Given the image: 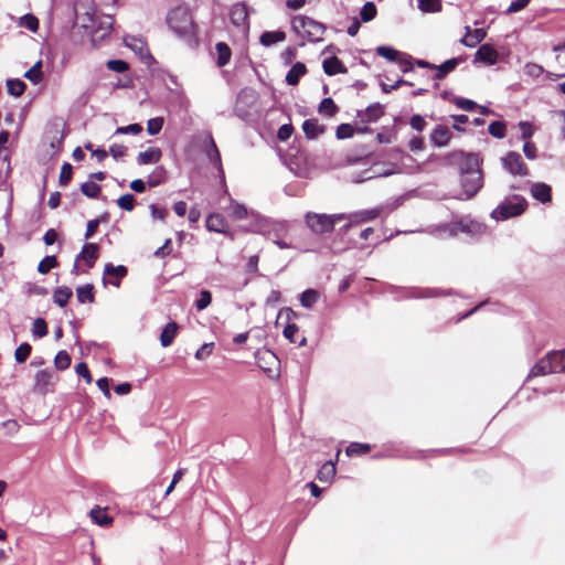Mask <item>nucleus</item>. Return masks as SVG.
I'll return each mask as SVG.
<instances>
[{
  "instance_id": "1",
  "label": "nucleus",
  "mask_w": 565,
  "mask_h": 565,
  "mask_svg": "<svg viewBox=\"0 0 565 565\" xmlns=\"http://www.w3.org/2000/svg\"><path fill=\"white\" fill-rule=\"evenodd\" d=\"M255 223L249 228L250 232L263 235L268 239L286 238L289 232V224L286 221L273 220L255 214Z\"/></svg>"
},
{
  "instance_id": "2",
  "label": "nucleus",
  "mask_w": 565,
  "mask_h": 565,
  "mask_svg": "<svg viewBox=\"0 0 565 565\" xmlns=\"http://www.w3.org/2000/svg\"><path fill=\"white\" fill-rule=\"evenodd\" d=\"M527 206L526 200L521 195H511L505 198L490 214V216L499 222L511 217L520 216Z\"/></svg>"
},
{
  "instance_id": "3",
  "label": "nucleus",
  "mask_w": 565,
  "mask_h": 565,
  "mask_svg": "<svg viewBox=\"0 0 565 565\" xmlns=\"http://www.w3.org/2000/svg\"><path fill=\"white\" fill-rule=\"evenodd\" d=\"M347 217V214H319L308 212L305 215L306 224L316 234H324L333 231L337 222L342 221Z\"/></svg>"
},
{
  "instance_id": "4",
  "label": "nucleus",
  "mask_w": 565,
  "mask_h": 565,
  "mask_svg": "<svg viewBox=\"0 0 565 565\" xmlns=\"http://www.w3.org/2000/svg\"><path fill=\"white\" fill-rule=\"evenodd\" d=\"M294 30L310 42H319L324 33V25L309 17L298 15L292 20Z\"/></svg>"
},
{
  "instance_id": "5",
  "label": "nucleus",
  "mask_w": 565,
  "mask_h": 565,
  "mask_svg": "<svg viewBox=\"0 0 565 565\" xmlns=\"http://www.w3.org/2000/svg\"><path fill=\"white\" fill-rule=\"evenodd\" d=\"M447 162L451 166H457L460 175L472 173L473 171H480L481 159L477 153H466L462 150H454L445 157Z\"/></svg>"
},
{
  "instance_id": "6",
  "label": "nucleus",
  "mask_w": 565,
  "mask_h": 565,
  "mask_svg": "<svg viewBox=\"0 0 565 565\" xmlns=\"http://www.w3.org/2000/svg\"><path fill=\"white\" fill-rule=\"evenodd\" d=\"M169 28L180 36L193 31V21L190 12L183 8L171 10L167 17Z\"/></svg>"
},
{
  "instance_id": "7",
  "label": "nucleus",
  "mask_w": 565,
  "mask_h": 565,
  "mask_svg": "<svg viewBox=\"0 0 565 565\" xmlns=\"http://www.w3.org/2000/svg\"><path fill=\"white\" fill-rule=\"evenodd\" d=\"M77 18L82 21L83 28L90 30V31H97L103 30L105 35L108 33L114 23V19L110 15H103L98 17L96 14V11L92 8L90 10H87L83 15L78 11H76Z\"/></svg>"
},
{
  "instance_id": "8",
  "label": "nucleus",
  "mask_w": 565,
  "mask_h": 565,
  "mask_svg": "<svg viewBox=\"0 0 565 565\" xmlns=\"http://www.w3.org/2000/svg\"><path fill=\"white\" fill-rule=\"evenodd\" d=\"M460 184L462 194L455 198L458 200L472 199L483 186L482 171H473L472 173L461 175Z\"/></svg>"
},
{
  "instance_id": "9",
  "label": "nucleus",
  "mask_w": 565,
  "mask_h": 565,
  "mask_svg": "<svg viewBox=\"0 0 565 565\" xmlns=\"http://www.w3.org/2000/svg\"><path fill=\"white\" fill-rule=\"evenodd\" d=\"M503 168L513 175L525 177L529 169L519 152L510 151L501 159Z\"/></svg>"
},
{
  "instance_id": "10",
  "label": "nucleus",
  "mask_w": 565,
  "mask_h": 565,
  "mask_svg": "<svg viewBox=\"0 0 565 565\" xmlns=\"http://www.w3.org/2000/svg\"><path fill=\"white\" fill-rule=\"evenodd\" d=\"M450 235H457L458 233H467L470 235H479L484 231V226L476 221L469 218H461L458 222L446 225Z\"/></svg>"
},
{
  "instance_id": "11",
  "label": "nucleus",
  "mask_w": 565,
  "mask_h": 565,
  "mask_svg": "<svg viewBox=\"0 0 565 565\" xmlns=\"http://www.w3.org/2000/svg\"><path fill=\"white\" fill-rule=\"evenodd\" d=\"M207 231L224 234L232 241L235 238L234 234L228 230V223L221 213H211L205 221Z\"/></svg>"
},
{
  "instance_id": "12",
  "label": "nucleus",
  "mask_w": 565,
  "mask_h": 565,
  "mask_svg": "<svg viewBox=\"0 0 565 565\" xmlns=\"http://www.w3.org/2000/svg\"><path fill=\"white\" fill-rule=\"evenodd\" d=\"M381 210L379 207L371 210H363L352 214H347L344 220H348V223L343 226V231H348L351 226L358 225L364 222L372 221L380 215Z\"/></svg>"
},
{
  "instance_id": "13",
  "label": "nucleus",
  "mask_w": 565,
  "mask_h": 565,
  "mask_svg": "<svg viewBox=\"0 0 565 565\" xmlns=\"http://www.w3.org/2000/svg\"><path fill=\"white\" fill-rule=\"evenodd\" d=\"M231 22L244 30L248 29V10L245 3H235L230 11Z\"/></svg>"
},
{
  "instance_id": "14",
  "label": "nucleus",
  "mask_w": 565,
  "mask_h": 565,
  "mask_svg": "<svg viewBox=\"0 0 565 565\" xmlns=\"http://www.w3.org/2000/svg\"><path fill=\"white\" fill-rule=\"evenodd\" d=\"M430 142L434 147L441 148L446 147L451 138V130L445 125H437L430 132Z\"/></svg>"
},
{
  "instance_id": "15",
  "label": "nucleus",
  "mask_w": 565,
  "mask_h": 565,
  "mask_svg": "<svg viewBox=\"0 0 565 565\" xmlns=\"http://www.w3.org/2000/svg\"><path fill=\"white\" fill-rule=\"evenodd\" d=\"M499 53L490 44H482L475 54L473 63L494 65L498 62Z\"/></svg>"
},
{
  "instance_id": "16",
  "label": "nucleus",
  "mask_w": 565,
  "mask_h": 565,
  "mask_svg": "<svg viewBox=\"0 0 565 565\" xmlns=\"http://www.w3.org/2000/svg\"><path fill=\"white\" fill-rule=\"evenodd\" d=\"M128 270L124 265L114 266L111 263L105 265L104 278L109 277V284L119 287L121 279L127 275ZM104 284L106 280L104 279Z\"/></svg>"
},
{
  "instance_id": "17",
  "label": "nucleus",
  "mask_w": 565,
  "mask_h": 565,
  "mask_svg": "<svg viewBox=\"0 0 565 565\" xmlns=\"http://www.w3.org/2000/svg\"><path fill=\"white\" fill-rule=\"evenodd\" d=\"M53 373L49 370H41L35 374L34 391L45 394L52 387Z\"/></svg>"
},
{
  "instance_id": "18",
  "label": "nucleus",
  "mask_w": 565,
  "mask_h": 565,
  "mask_svg": "<svg viewBox=\"0 0 565 565\" xmlns=\"http://www.w3.org/2000/svg\"><path fill=\"white\" fill-rule=\"evenodd\" d=\"M465 30L466 34L465 36L461 38L460 43L467 47H475L476 45L481 43L487 35L483 29L471 30V28L467 25Z\"/></svg>"
},
{
  "instance_id": "19",
  "label": "nucleus",
  "mask_w": 565,
  "mask_h": 565,
  "mask_svg": "<svg viewBox=\"0 0 565 565\" xmlns=\"http://www.w3.org/2000/svg\"><path fill=\"white\" fill-rule=\"evenodd\" d=\"M532 196L541 203H548L552 200V189L543 182H535L531 185Z\"/></svg>"
},
{
  "instance_id": "20",
  "label": "nucleus",
  "mask_w": 565,
  "mask_h": 565,
  "mask_svg": "<svg viewBox=\"0 0 565 565\" xmlns=\"http://www.w3.org/2000/svg\"><path fill=\"white\" fill-rule=\"evenodd\" d=\"M99 247L96 244L87 243L83 246L82 252L77 255V260H84L88 268H92L98 258Z\"/></svg>"
},
{
  "instance_id": "21",
  "label": "nucleus",
  "mask_w": 565,
  "mask_h": 565,
  "mask_svg": "<svg viewBox=\"0 0 565 565\" xmlns=\"http://www.w3.org/2000/svg\"><path fill=\"white\" fill-rule=\"evenodd\" d=\"M408 294H409V297H413V298H435V297L450 295L451 291L443 290V289H438V288L416 287V288L409 289Z\"/></svg>"
},
{
  "instance_id": "22",
  "label": "nucleus",
  "mask_w": 565,
  "mask_h": 565,
  "mask_svg": "<svg viewBox=\"0 0 565 565\" xmlns=\"http://www.w3.org/2000/svg\"><path fill=\"white\" fill-rule=\"evenodd\" d=\"M322 67L324 73L329 76H333L337 74H345L348 72L344 64L337 56H332L324 60Z\"/></svg>"
},
{
  "instance_id": "23",
  "label": "nucleus",
  "mask_w": 565,
  "mask_h": 565,
  "mask_svg": "<svg viewBox=\"0 0 565 565\" xmlns=\"http://www.w3.org/2000/svg\"><path fill=\"white\" fill-rule=\"evenodd\" d=\"M463 60L461 57H454L450 60H447L443 64L436 66V73L434 75L435 79H443L446 77L450 72H452Z\"/></svg>"
},
{
  "instance_id": "24",
  "label": "nucleus",
  "mask_w": 565,
  "mask_h": 565,
  "mask_svg": "<svg viewBox=\"0 0 565 565\" xmlns=\"http://www.w3.org/2000/svg\"><path fill=\"white\" fill-rule=\"evenodd\" d=\"M162 152L157 147H150L147 150L139 152L137 163L140 166L157 163L161 159Z\"/></svg>"
},
{
  "instance_id": "25",
  "label": "nucleus",
  "mask_w": 565,
  "mask_h": 565,
  "mask_svg": "<svg viewBox=\"0 0 565 565\" xmlns=\"http://www.w3.org/2000/svg\"><path fill=\"white\" fill-rule=\"evenodd\" d=\"M552 361H551V358L548 355V353L542 358L530 371V374H529V377H534V376H541V375H546V374H550V373H554L553 371V366H552Z\"/></svg>"
},
{
  "instance_id": "26",
  "label": "nucleus",
  "mask_w": 565,
  "mask_h": 565,
  "mask_svg": "<svg viewBox=\"0 0 565 565\" xmlns=\"http://www.w3.org/2000/svg\"><path fill=\"white\" fill-rule=\"evenodd\" d=\"M302 130L308 139H316L324 132L326 128L317 119H307L302 124Z\"/></svg>"
},
{
  "instance_id": "27",
  "label": "nucleus",
  "mask_w": 565,
  "mask_h": 565,
  "mask_svg": "<svg viewBox=\"0 0 565 565\" xmlns=\"http://www.w3.org/2000/svg\"><path fill=\"white\" fill-rule=\"evenodd\" d=\"M307 73V67L302 62L295 63L286 75V83L295 86L299 79Z\"/></svg>"
},
{
  "instance_id": "28",
  "label": "nucleus",
  "mask_w": 565,
  "mask_h": 565,
  "mask_svg": "<svg viewBox=\"0 0 565 565\" xmlns=\"http://www.w3.org/2000/svg\"><path fill=\"white\" fill-rule=\"evenodd\" d=\"M384 115V107L380 103L370 105L363 113H359L362 120L376 121Z\"/></svg>"
},
{
  "instance_id": "29",
  "label": "nucleus",
  "mask_w": 565,
  "mask_h": 565,
  "mask_svg": "<svg viewBox=\"0 0 565 565\" xmlns=\"http://www.w3.org/2000/svg\"><path fill=\"white\" fill-rule=\"evenodd\" d=\"M205 153L209 160L223 173L221 154L214 139L211 136L209 137V145L205 149Z\"/></svg>"
},
{
  "instance_id": "30",
  "label": "nucleus",
  "mask_w": 565,
  "mask_h": 565,
  "mask_svg": "<svg viewBox=\"0 0 565 565\" xmlns=\"http://www.w3.org/2000/svg\"><path fill=\"white\" fill-rule=\"evenodd\" d=\"M230 206L226 207L228 214L234 220H244L248 216V210L245 205L236 202L231 196L228 198Z\"/></svg>"
},
{
  "instance_id": "31",
  "label": "nucleus",
  "mask_w": 565,
  "mask_h": 565,
  "mask_svg": "<svg viewBox=\"0 0 565 565\" xmlns=\"http://www.w3.org/2000/svg\"><path fill=\"white\" fill-rule=\"evenodd\" d=\"M255 356L259 367L263 369L265 372H270L271 369L269 366H265L263 362L268 365H271L277 362V356L270 350L257 351Z\"/></svg>"
},
{
  "instance_id": "32",
  "label": "nucleus",
  "mask_w": 565,
  "mask_h": 565,
  "mask_svg": "<svg viewBox=\"0 0 565 565\" xmlns=\"http://www.w3.org/2000/svg\"><path fill=\"white\" fill-rule=\"evenodd\" d=\"M286 39V33L284 31H266L262 33L259 38V42L264 46H270L278 42H282Z\"/></svg>"
},
{
  "instance_id": "33",
  "label": "nucleus",
  "mask_w": 565,
  "mask_h": 565,
  "mask_svg": "<svg viewBox=\"0 0 565 565\" xmlns=\"http://www.w3.org/2000/svg\"><path fill=\"white\" fill-rule=\"evenodd\" d=\"M178 324L175 322H169L162 330L160 341L161 345L163 348H167L172 344L177 332H178Z\"/></svg>"
},
{
  "instance_id": "34",
  "label": "nucleus",
  "mask_w": 565,
  "mask_h": 565,
  "mask_svg": "<svg viewBox=\"0 0 565 565\" xmlns=\"http://www.w3.org/2000/svg\"><path fill=\"white\" fill-rule=\"evenodd\" d=\"M89 515L92 520L100 526H107L113 521V519L107 514L106 509L98 505L90 510Z\"/></svg>"
},
{
  "instance_id": "35",
  "label": "nucleus",
  "mask_w": 565,
  "mask_h": 565,
  "mask_svg": "<svg viewBox=\"0 0 565 565\" xmlns=\"http://www.w3.org/2000/svg\"><path fill=\"white\" fill-rule=\"evenodd\" d=\"M73 291L70 287H57L53 292V301L60 307H65L72 297Z\"/></svg>"
},
{
  "instance_id": "36",
  "label": "nucleus",
  "mask_w": 565,
  "mask_h": 565,
  "mask_svg": "<svg viewBox=\"0 0 565 565\" xmlns=\"http://www.w3.org/2000/svg\"><path fill=\"white\" fill-rule=\"evenodd\" d=\"M215 50L217 53V61H216L217 66H220V67L225 66L231 60V55H232L231 49L228 47V45L226 43L218 42L215 45Z\"/></svg>"
},
{
  "instance_id": "37",
  "label": "nucleus",
  "mask_w": 565,
  "mask_h": 565,
  "mask_svg": "<svg viewBox=\"0 0 565 565\" xmlns=\"http://www.w3.org/2000/svg\"><path fill=\"white\" fill-rule=\"evenodd\" d=\"M320 298L319 291L316 289H307L300 294L299 300L302 307L310 309L312 308Z\"/></svg>"
},
{
  "instance_id": "38",
  "label": "nucleus",
  "mask_w": 565,
  "mask_h": 565,
  "mask_svg": "<svg viewBox=\"0 0 565 565\" xmlns=\"http://www.w3.org/2000/svg\"><path fill=\"white\" fill-rule=\"evenodd\" d=\"M77 300L81 303L85 302H94V286L92 284H86L84 286H79L76 288Z\"/></svg>"
},
{
  "instance_id": "39",
  "label": "nucleus",
  "mask_w": 565,
  "mask_h": 565,
  "mask_svg": "<svg viewBox=\"0 0 565 565\" xmlns=\"http://www.w3.org/2000/svg\"><path fill=\"white\" fill-rule=\"evenodd\" d=\"M554 373L565 372V350L548 353Z\"/></svg>"
},
{
  "instance_id": "40",
  "label": "nucleus",
  "mask_w": 565,
  "mask_h": 565,
  "mask_svg": "<svg viewBox=\"0 0 565 565\" xmlns=\"http://www.w3.org/2000/svg\"><path fill=\"white\" fill-rule=\"evenodd\" d=\"M335 465L332 461L324 462L318 471V479L322 482L330 481L335 475Z\"/></svg>"
},
{
  "instance_id": "41",
  "label": "nucleus",
  "mask_w": 565,
  "mask_h": 565,
  "mask_svg": "<svg viewBox=\"0 0 565 565\" xmlns=\"http://www.w3.org/2000/svg\"><path fill=\"white\" fill-rule=\"evenodd\" d=\"M418 9L425 13L440 12L443 9L441 0H417Z\"/></svg>"
},
{
  "instance_id": "42",
  "label": "nucleus",
  "mask_w": 565,
  "mask_h": 565,
  "mask_svg": "<svg viewBox=\"0 0 565 565\" xmlns=\"http://www.w3.org/2000/svg\"><path fill=\"white\" fill-rule=\"evenodd\" d=\"M318 110L323 116L332 117L338 113L339 108L332 98L327 97L321 100Z\"/></svg>"
},
{
  "instance_id": "43",
  "label": "nucleus",
  "mask_w": 565,
  "mask_h": 565,
  "mask_svg": "<svg viewBox=\"0 0 565 565\" xmlns=\"http://www.w3.org/2000/svg\"><path fill=\"white\" fill-rule=\"evenodd\" d=\"M26 85L19 78H11L7 81V90L14 97L21 96L25 90Z\"/></svg>"
},
{
  "instance_id": "44",
  "label": "nucleus",
  "mask_w": 565,
  "mask_h": 565,
  "mask_svg": "<svg viewBox=\"0 0 565 565\" xmlns=\"http://www.w3.org/2000/svg\"><path fill=\"white\" fill-rule=\"evenodd\" d=\"M24 77L33 84H39L43 78L42 61H38L30 70H28Z\"/></svg>"
},
{
  "instance_id": "45",
  "label": "nucleus",
  "mask_w": 565,
  "mask_h": 565,
  "mask_svg": "<svg viewBox=\"0 0 565 565\" xmlns=\"http://www.w3.org/2000/svg\"><path fill=\"white\" fill-rule=\"evenodd\" d=\"M166 181V170L163 167H157L152 173L148 175L147 183L149 186L160 185Z\"/></svg>"
},
{
  "instance_id": "46",
  "label": "nucleus",
  "mask_w": 565,
  "mask_h": 565,
  "mask_svg": "<svg viewBox=\"0 0 565 565\" xmlns=\"http://www.w3.org/2000/svg\"><path fill=\"white\" fill-rule=\"evenodd\" d=\"M81 191L84 195L96 199L100 193V186L94 181L89 180L82 184Z\"/></svg>"
},
{
  "instance_id": "47",
  "label": "nucleus",
  "mask_w": 565,
  "mask_h": 565,
  "mask_svg": "<svg viewBox=\"0 0 565 565\" xmlns=\"http://www.w3.org/2000/svg\"><path fill=\"white\" fill-rule=\"evenodd\" d=\"M376 53L388 61L396 62L402 52L393 49L392 46L382 45L376 49Z\"/></svg>"
},
{
  "instance_id": "48",
  "label": "nucleus",
  "mask_w": 565,
  "mask_h": 565,
  "mask_svg": "<svg viewBox=\"0 0 565 565\" xmlns=\"http://www.w3.org/2000/svg\"><path fill=\"white\" fill-rule=\"evenodd\" d=\"M19 25L30 30L31 32H36L39 29V20L33 14H24L20 18Z\"/></svg>"
},
{
  "instance_id": "49",
  "label": "nucleus",
  "mask_w": 565,
  "mask_h": 565,
  "mask_svg": "<svg viewBox=\"0 0 565 565\" xmlns=\"http://www.w3.org/2000/svg\"><path fill=\"white\" fill-rule=\"evenodd\" d=\"M376 13L377 9L375 4L373 2H366L360 11L362 22L372 21L376 17Z\"/></svg>"
},
{
  "instance_id": "50",
  "label": "nucleus",
  "mask_w": 565,
  "mask_h": 565,
  "mask_svg": "<svg viewBox=\"0 0 565 565\" xmlns=\"http://www.w3.org/2000/svg\"><path fill=\"white\" fill-rule=\"evenodd\" d=\"M371 449V446L369 444H361V443H351L347 447V455L348 456H360L369 452Z\"/></svg>"
},
{
  "instance_id": "51",
  "label": "nucleus",
  "mask_w": 565,
  "mask_h": 565,
  "mask_svg": "<svg viewBox=\"0 0 565 565\" xmlns=\"http://www.w3.org/2000/svg\"><path fill=\"white\" fill-rule=\"evenodd\" d=\"M71 361L70 354L65 350H62L56 354L54 364L57 370L64 371L70 367Z\"/></svg>"
},
{
  "instance_id": "52",
  "label": "nucleus",
  "mask_w": 565,
  "mask_h": 565,
  "mask_svg": "<svg viewBox=\"0 0 565 565\" xmlns=\"http://www.w3.org/2000/svg\"><path fill=\"white\" fill-rule=\"evenodd\" d=\"M31 351H32V347L24 342L22 344H20L15 352H14V359L18 363H23L28 360V358L30 356L31 354Z\"/></svg>"
},
{
  "instance_id": "53",
  "label": "nucleus",
  "mask_w": 565,
  "mask_h": 565,
  "mask_svg": "<svg viewBox=\"0 0 565 565\" xmlns=\"http://www.w3.org/2000/svg\"><path fill=\"white\" fill-rule=\"evenodd\" d=\"M488 131L492 137L502 139L505 137L507 126L503 121H493L489 125Z\"/></svg>"
},
{
  "instance_id": "54",
  "label": "nucleus",
  "mask_w": 565,
  "mask_h": 565,
  "mask_svg": "<svg viewBox=\"0 0 565 565\" xmlns=\"http://www.w3.org/2000/svg\"><path fill=\"white\" fill-rule=\"evenodd\" d=\"M57 259L55 256H45L38 265V271L40 274H47L52 268L57 266Z\"/></svg>"
},
{
  "instance_id": "55",
  "label": "nucleus",
  "mask_w": 565,
  "mask_h": 565,
  "mask_svg": "<svg viewBox=\"0 0 565 565\" xmlns=\"http://www.w3.org/2000/svg\"><path fill=\"white\" fill-rule=\"evenodd\" d=\"M452 103L459 109H462L466 111H472V110L477 109V107H478V104L476 102H473L471 99L463 98V97H458V96L452 97Z\"/></svg>"
},
{
  "instance_id": "56",
  "label": "nucleus",
  "mask_w": 565,
  "mask_h": 565,
  "mask_svg": "<svg viewBox=\"0 0 565 565\" xmlns=\"http://www.w3.org/2000/svg\"><path fill=\"white\" fill-rule=\"evenodd\" d=\"M401 71L403 73H408L413 70L414 61L413 57L407 53H401V56L396 60Z\"/></svg>"
},
{
  "instance_id": "57",
  "label": "nucleus",
  "mask_w": 565,
  "mask_h": 565,
  "mask_svg": "<svg viewBox=\"0 0 565 565\" xmlns=\"http://www.w3.org/2000/svg\"><path fill=\"white\" fill-rule=\"evenodd\" d=\"M32 333L36 338H43L47 334L46 321L42 318H36L33 322Z\"/></svg>"
},
{
  "instance_id": "58",
  "label": "nucleus",
  "mask_w": 565,
  "mask_h": 565,
  "mask_svg": "<svg viewBox=\"0 0 565 565\" xmlns=\"http://www.w3.org/2000/svg\"><path fill=\"white\" fill-rule=\"evenodd\" d=\"M72 173H73L72 164L68 162L63 163V166L61 168L60 179H58L60 185H62V186L67 185L72 179Z\"/></svg>"
},
{
  "instance_id": "59",
  "label": "nucleus",
  "mask_w": 565,
  "mask_h": 565,
  "mask_svg": "<svg viewBox=\"0 0 565 565\" xmlns=\"http://www.w3.org/2000/svg\"><path fill=\"white\" fill-rule=\"evenodd\" d=\"M163 127V118L154 117L148 120L147 122V131L149 135L154 136L161 131Z\"/></svg>"
},
{
  "instance_id": "60",
  "label": "nucleus",
  "mask_w": 565,
  "mask_h": 565,
  "mask_svg": "<svg viewBox=\"0 0 565 565\" xmlns=\"http://www.w3.org/2000/svg\"><path fill=\"white\" fill-rule=\"evenodd\" d=\"M117 204L120 209L130 212L135 207V196L130 193L124 194L117 200Z\"/></svg>"
},
{
  "instance_id": "61",
  "label": "nucleus",
  "mask_w": 565,
  "mask_h": 565,
  "mask_svg": "<svg viewBox=\"0 0 565 565\" xmlns=\"http://www.w3.org/2000/svg\"><path fill=\"white\" fill-rule=\"evenodd\" d=\"M543 66L536 64V63H526L524 65V73L533 78L540 77L542 74H544Z\"/></svg>"
},
{
  "instance_id": "62",
  "label": "nucleus",
  "mask_w": 565,
  "mask_h": 565,
  "mask_svg": "<svg viewBox=\"0 0 565 565\" xmlns=\"http://www.w3.org/2000/svg\"><path fill=\"white\" fill-rule=\"evenodd\" d=\"M212 301V295L209 290H202L200 292L199 299L195 301V307L198 310H204L210 306Z\"/></svg>"
},
{
  "instance_id": "63",
  "label": "nucleus",
  "mask_w": 565,
  "mask_h": 565,
  "mask_svg": "<svg viewBox=\"0 0 565 565\" xmlns=\"http://www.w3.org/2000/svg\"><path fill=\"white\" fill-rule=\"evenodd\" d=\"M107 68L116 73H124L129 68V65L124 60H109L107 62Z\"/></svg>"
},
{
  "instance_id": "64",
  "label": "nucleus",
  "mask_w": 565,
  "mask_h": 565,
  "mask_svg": "<svg viewBox=\"0 0 565 565\" xmlns=\"http://www.w3.org/2000/svg\"><path fill=\"white\" fill-rule=\"evenodd\" d=\"M354 134V128L350 124H341L338 126L335 135L338 139H347L352 137Z\"/></svg>"
}]
</instances>
